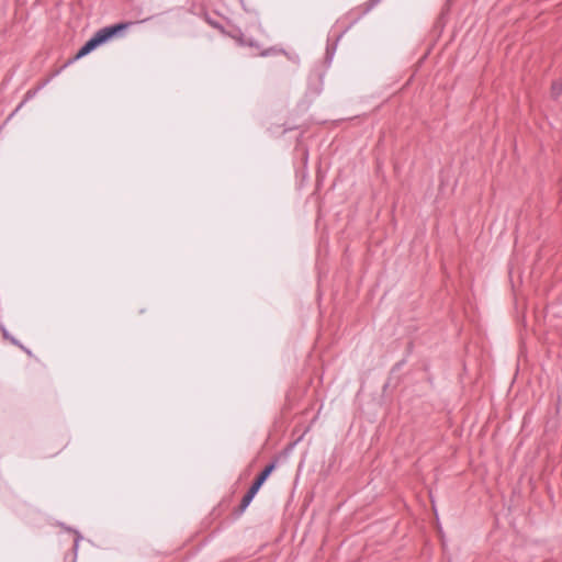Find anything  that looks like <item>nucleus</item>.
I'll list each match as a JSON object with an SVG mask.
<instances>
[{
    "label": "nucleus",
    "instance_id": "obj_1",
    "mask_svg": "<svg viewBox=\"0 0 562 562\" xmlns=\"http://www.w3.org/2000/svg\"><path fill=\"white\" fill-rule=\"evenodd\" d=\"M127 25L128 24L126 23H116L100 29L78 49L72 60H78L89 55L99 46L108 43L114 36L119 35L122 31H124L127 27Z\"/></svg>",
    "mask_w": 562,
    "mask_h": 562
},
{
    "label": "nucleus",
    "instance_id": "obj_3",
    "mask_svg": "<svg viewBox=\"0 0 562 562\" xmlns=\"http://www.w3.org/2000/svg\"><path fill=\"white\" fill-rule=\"evenodd\" d=\"M67 530L72 531L71 528H67ZM74 532L76 533V538H75L74 546H72V554H71V558H69L68 555L65 557L66 562H76L79 542H80V540H82V536L78 531L74 530Z\"/></svg>",
    "mask_w": 562,
    "mask_h": 562
},
{
    "label": "nucleus",
    "instance_id": "obj_6",
    "mask_svg": "<svg viewBox=\"0 0 562 562\" xmlns=\"http://www.w3.org/2000/svg\"><path fill=\"white\" fill-rule=\"evenodd\" d=\"M382 0H369L367 3H366V9L363 10L362 14L356 19L351 25L353 23H356L361 16L366 15L367 13H369L375 5H378Z\"/></svg>",
    "mask_w": 562,
    "mask_h": 562
},
{
    "label": "nucleus",
    "instance_id": "obj_11",
    "mask_svg": "<svg viewBox=\"0 0 562 562\" xmlns=\"http://www.w3.org/2000/svg\"><path fill=\"white\" fill-rule=\"evenodd\" d=\"M240 44H241V45L252 46V45H254V42H252V41H244L243 38H240Z\"/></svg>",
    "mask_w": 562,
    "mask_h": 562
},
{
    "label": "nucleus",
    "instance_id": "obj_10",
    "mask_svg": "<svg viewBox=\"0 0 562 562\" xmlns=\"http://www.w3.org/2000/svg\"><path fill=\"white\" fill-rule=\"evenodd\" d=\"M276 52V48L271 47L269 49H266L261 53V56H269L270 54H273Z\"/></svg>",
    "mask_w": 562,
    "mask_h": 562
},
{
    "label": "nucleus",
    "instance_id": "obj_5",
    "mask_svg": "<svg viewBox=\"0 0 562 562\" xmlns=\"http://www.w3.org/2000/svg\"><path fill=\"white\" fill-rule=\"evenodd\" d=\"M345 32L346 31H344L341 34L338 35L336 42H338L342 37ZM336 45H337V43H335L333 46L327 45V47H326V56L325 57H326V61L328 64H330L333 61L334 55L336 53Z\"/></svg>",
    "mask_w": 562,
    "mask_h": 562
},
{
    "label": "nucleus",
    "instance_id": "obj_12",
    "mask_svg": "<svg viewBox=\"0 0 562 562\" xmlns=\"http://www.w3.org/2000/svg\"><path fill=\"white\" fill-rule=\"evenodd\" d=\"M210 23H211L213 26H215V27H217V26H218V25H217V23H215V22H210Z\"/></svg>",
    "mask_w": 562,
    "mask_h": 562
},
{
    "label": "nucleus",
    "instance_id": "obj_2",
    "mask_svg": "<svg viewBox=\"0 0 562 562\" xmlns=\"http://www.w3.org/2000/svg\"><path fill=\"white\" fill-rule=\"evenodd\" d=\"M277 467V460L271 461L269 464H267L263 470L256 476L254 482L251 483L250 487L246 492V494L243 496L240 502V512H244L252 502L256 494L260 490V487L263 485V483L268 480V477L271 475L273 470Z\"/></svg>",
    "mask_w": 562,
    "mask_h": 562
},
{
    "label": "nucleus",
    "instance_id": "obj_8",
    "mask_svg": "<svg viewBox=\"0 0 562 562\" xmlns=\"http://www.w3.org/2000/svg\"><path fill=\"white\" fill-rule=\"evenodd\" d=\"M562 92V83L561 82H553L552 85V94L558 98Z\"/></svg>",
    "mask_w": 562,
    "mask_h": 562
},
{
    "label": "nucleus",
    "instance_id": "obj_4",
    "mask_svg": "<svg viewBox=\"0 0 562 562\" xmlns=\"http://www.w3.org/2000/svg\"><path fill=\"white\" fill-rule=\"evenodd\" d=\"M1 331H2V335H3V338L9 340L11 344L20 347L21 349H23L29 356H32V351L27 348H25L23 345L20 344V341L18 339H15L8 330L4 326H1Z\"/></svg>",
    "mask_w": 562,
    "mask_h": 562
},
{
    "label": "nucleus",
    "instance_id": "obj_7",
    "mask_svg": "<svg viewBox=\"0 0 562 562\" xmlns=\"http://www.w3.org/2000/svg\"><path fill=\"white\" fill-rule=\"evenodd\" d=\"M32 91L29 90L24 100L19 103V105L15 108V110L10 114L8 120H10L13 115H15L25 104V102L31 98Z\"/></svg>",
    "mask_w": 562,
    "mask_h": 562
},
{
    "label": "nucleus",
    "instance_id": "obj_9",
    "mask_svg": "<svg viewBox=\"0 0 562 562\" xmlns=\"http://www.w3.org/2000/svg\"><path fill=\"white\" fill-rule=\"evenodd\" d=\"M322 83L315 88H312V86L308 87V92L313 94L314 97L319 95L322 92Z\"/></svg>",
    "mask_w": 562,
    "mask_h": 562
}]
</instances>
